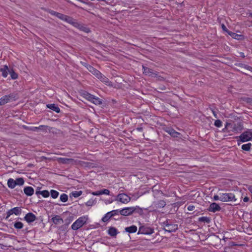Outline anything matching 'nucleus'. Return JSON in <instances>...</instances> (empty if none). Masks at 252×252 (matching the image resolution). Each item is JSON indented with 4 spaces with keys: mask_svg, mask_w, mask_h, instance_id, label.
<instances>
[{
    "mask_svg": "<svg viewBox=\"0 0 252 252\" xmlns=\"http://www.w3.org/2000/svg\"><path fill=\"white\" fill-rule=\"evenodd\" d=\"M226 128H229V131L238 133L243 129V125L241 123H235L234 122H227Z\"/></svg>",
    "mask_w": 252,
    "mask_h": 252,
    "instance_id": "nucleus-1",
    "label": "nucleus"
},
{
    "mask_svg": "<svg viewBox=\"0 0 252 252\" xmlns=\"http://www.w3.org/2000/svg\"><path fill=\"white\" fill-rule=\"evenodd\" d=\"M88 220V217L83 216L79 218L71 225V228L74 230H76L81 228L84 224H85Z\"/></svg>",
    "mask_w": 252,
    "mask_h": 252,
    "instance_id": "nucleus-2",
    "label": "nucleus"
},
{
    "mask_svg": "<svg viewBox=\"0 0 252 252\" xmlns=\"http://www.w3.org/2000/svg\"><path fill=\"white\" fill-rule=\"evenodd\" d=\"M239 138L242 142H245L252 139V129H249L242 133Z\"/></svg>",
    "mask_w": 252,
    "mask_h": 252,
    "instance_id": "nucleus-3",
    "label": "nucleus"
},
{
    "mask_svg": "<svg viewBox=\"0 0 252 252\" xmlns=\"http://www.w3.org/2000/svg\"><path fill=\"white\" fill-rule=\"evenodd\" d=\"M84 97L89 101L93 102V103L96 104V105H99L102 103L100 99L97 97H95V96L88 93H85L84 94Z\"/></svg>",
    "mask_w": 252,
    "mask_h": 252,
    "instance_id": "nucleus-4",
    "label": "nucleus"
},
{
    "mask_svg": "<svg viewBox=\"0 0 252 252\" xmlns=\"http://www.w3.org/2000/svg\"><path fill=\"white\" fill-rule=\"evenodd\" d=\"M154 232V229L153 228L147 226H141L139 228L138 234L146 235H151Z\"/></svg>",
    "mask_w": 252,
    "mask_h": 252,
    "instance_id": "nucleus-5",
    "label": "nucleus"
},
{
    "mask_svg": "<svg viewBox=\"0 0 252 252\" xmlns=\"http://www.w3.org/2000/svg\"><path fill=\"white\" fill-rule=\"evenodd\" d=\"M221 201L228 202L236 201L235 195L232 193H221Z\"/></svg>",
    "mask_w": 252,
    "mask_h": 252,
    "instance_id": "nucleus-6",
    "label": "nucleus"
},
{
    "mask_svg": "<svg viewBox=\"0 0 252 252\" xmlns=\"http://www.w3.org/2000/svg\"><path fill=\"white\" fill-rule=\"evenodd\" d=\"M57 160L59 163L63 164H74L77 163V161L73 158H59L57 159Z\"/></svg>",
    "mask_w": 252,
    "mask_h": 252,
    "instance_id": "nucleus-7",
    "label": "nucleus"
},
{
    "mask_svg": "<svg viewBox=\"0 0 252 252\" xmlns=\"http://www.w3.org/2000/svg\"><path fill=\"white\" fill-rule=\"evenodd\" d=\"M130 197L125 193L119 194L117 199L123 203H127L130 201Z\"/></svg>",
    "mask_w": 252,
    "mask_h": 252,
    "instance_id": "nucleus-8",
    "label": "nucleus"
},
{
    "mask_svg": "<svg viewBox=\"0 0 252 252\" xmlns=\"http://www.w3.org/2000/svg\"><path fill=\"white\" fill-rule=\"evenodd\" d=\"M73 26H74V27L78 29L80 31H83L86 33H89L90 32V30L88 28L85 27L83 24H82L80 23H78L76 21H75Z\"/></svg>",
    "mask_w": 252,
    "mask_h": 252,
    "instance_id": "nucleus-9",
    "label": "nucleus"
},
{
    "mask_svg": "<svg viewBox=\"0 0 252 252\" xmlns=\"http://www.w3.org/2000/svg\"><path fill=\"white\" fill-rule=\"evenodd\" d=\"M22 212V210L19 207H14L9 210L7 212L6 219L9 218L11 215L15 214L16 215H19Z\"/></svg>",
    "mask_w": 252,
    "mask_h": 252,
    "instance_id": "nucleus-10",
    "label": "nucleus"
},
{
    "mask_svg": "<svg viewBox=\"0 0 252 252\" xmlns=\"http://www.w3.org/2000/svg\"><path fill=\"white\" fill-rule=\"evenodd\" d=\"M134 211L135 209L133 207H127L120 210V213L123 216H127L131 215Z\"/></svg>",
    "mask_w": 252,
    "mask_h": 252,
    "instance_id": "nucleus-11",
    "label": "nucleus"
},
{
    "mask_svg": "<svg viewBox=\"0 0 252 252\" xmlns=\"http://www.w3.org/2000/svg\"><path fill=\"white\" fill-rule=\"evenodd\" d=\"M178 229V225L177 224H173L171 223L170 224L165 225L164 230L170 233L175 232Z\"/></svg>",
    "mask_w": 252,
    "mask_h": 252,
    "instance_id": "nucleus-12",
    "label": "nucleus"
},
{
    "mask_svg": "<svg viewBox=\"0 0 252 252\" xmlns=\"http://www.w3.org/2000/svg\"><path fill=\"white\" fill-rule=\"evenodd\" d=\"M36 219V216L32 213H28L24 217L25 220L28 223L33 222Z\"/></svg>",
    "mask_w": 252,
    "mask_h": 252,
    "instance_id": "nucleus-13",
    "label": "nucleus"
},
{
    "mask_svg": "<svg viewBox=\"0 0 252 252\" xmlns=\"http://www.w3.org/2000/svg\"><path fill=\"white\" fill-rule=\"evenodd\" d=\"M102 82L104 83L105 85L109 86H112V83L109 81V79L103 75L102 73L100 74V76L97 78Z\"/></svg>",
    "mask_w": 252,
    "mask_h": 252,
    "instance_id": "nucleus-14",
    "label": "nucleus"
},
{
    "mask_svg": "<svg viewBox=\"0 0 252 252\" xmlns=\"http://www.w3.org/2000/svg\"><path fill=\"white\" fill-rule=\"evenodd\" d=\"M88 70L91 72L93 74H94L96 77L98 78L99 76H100L101 73L98 70L94 68V67L90 65H88L87 66Z\"/></svg>",
    "mask_w": 252,
    "mask_h": 252,
    "instance_id": "nucleus-15",
    "label": "nucleus"
},
{
    "mask_svg": "<svg viewBox=\"0 0 252 252\" xmlns=\"http://www.w3.org/2000/svg\"><path fill=\"white\" fill-rule=\"evenodd\" d=\"M143 73L146 75H148L149 76H154L157 75L156 73H155L152 69L144 66H143Z\"/></svg>",
    "mask_w": 252,
    "mask_h": 252,
    "instance_id": "nucleus-16",
    "label": "nucleus"
},
{
    "mask_svg": "<svg viewBox=\"0 0 252 252\" xmlns=\"http://www.w3.org/2000/svg\"><path fill=\"white\" fill-rule=\"evenodd\" d=\"M220 207L216 203H212L210 205L209 210L211 212H216L220 211Z\"/></svg>",
    "mask_w": 252,
    "mask_h": 252,
    "instance_id": "nucleus-17",
    "label": "nucleus"
},
{
    "mask_svg": "<svg viewBox=\"0 0 252 252\" xmlns=\"http://www.w3.org/2000/svg\"><path fill=\"white\" fill-rule=\"evenodd\" d=\"M10 70V69H9L8 66L6 65H4L2 67L0 68V72H1L2 76L4 78H6Z\"/></svg>",
    "mask_w": 252,
    "mask_h": 252,
    "instance_id": "nucleus-18",
    "label": "nucleus"
},
{
    "mask_svg": "<svg viewBox=\"0 0 252 252\" xmlns=\"http://www.w3.org/2000/svg\"><path fill=\"white\" fill-rule=\"evenodd\" d=\"M52 220L55 224H61L63 222V219L58 215H56L52 218Z\"/></svg>",
    "mask_w": 252,
    "mask_h": 252,
    "instance_id": "nucleus-19",
    "label": "nucleus"
},
{
    "mask_svg": "<svg viewBox=\"0 0 252 252\" xmlns=\"http://www.w3.org/2000/svg\"><path fill=\"white\" fill-rule=\"evenodd\" d=\"M24 192L27 196H31L34 193V189L32 187H26L24 189Z\"/></svg>",
    "mask_w": 252,
    "mask_h": 252,
    "instance_id": "nucleus-20",
    "label": "nucleus"
},
{
    "mask_svg": "<svg viewBox=\"0 0 252 252\" xmlns=\"http://www.w3.org/2000/svg\"><path fill=\"white\" fill-rule=\"evenodd\" d=\"M47 107L55 111L57 113L60 112V108L55 104H49L47 105Z\"/></svg>",
    "mask_w": 252,
    "mask_h": 252,
    "instance_id": "nucleus-21",
    "label": "nucleus"
},
{
    "mask_svg": "<svg viewBox=\"0 0 252 252\" xmlns=\"http://www.w3.org/2000/svg\"><path fill=\"white\" fill-rule=\"evenodd\" d=\"M10 100V96L9 95H4L0 98V105H3L7 103Z\"/></svg>",
    "mask_w": 252,
    "mask_h": 252,
    "instance_id": "nucleus-22",
    "label": "nucleus"
},
{
    "mask_svg": "<svg viewBox=\"0 0 252 252\" xmlns=\"http://www.w3.org/2000/svg\"><path fill=\"white\" fill-rule=\"evenodd\" d=\"M154 205L158 208H163L166 205V203L164 201L160 200L158 202H154Z\"/></svg>",
    "mask_w": 252,
    "mask_h": 252,
    "instance_id": "nucleus-23",
    "label": "nucleus"
},
{
    "mask_svg": "<svg viewBox=\"0 0 252 252\" xmlns=\"http://www.w3.org/2000/svg\"><path fill=\"white\" fill-rule=\"evenodd\" d=\"M7 186L9 188L14 189L16 186L15 180L11 178L9 179L7 181Z\"/></svg>",
    "mask_w": 252,
    "mask_h": 252,
    "instance_id": "nucleus-24",
    "label": "nucleus"
},
{
    "mask_svg": "<svg viewBox=\"0 0 252 252\" xmlns=\"http://www.w3.org/2000/svg\"><path fill=\"white\" fill-rule=\"evenodd\" d=\"M63 21H65L67 23H68L73 26L76 20H74L73 18H72L71 17H69L67 15H65Z\"/></svg>",
    "mask_w": 252,
    "mask_h": 252,
    "instance_id": "nucleus-25",
    "label": "nucleus"
},
{
    "mask_svg": "<svg viewBox=\"0 0 252 252\" xmlns=\"http://www.w3.org/2000/svg\"><path fill=\"white\" fill-rule=\"evenodd\" d=\"M108 234L112 236L115 237L117 235L118 233V231L117 229L115 227H110L108 231Z\"/></svg>",
    "mask_w": 252,
    "mask_h": 252,
    "instance_id": "nucleus-26",
    "label": "nucleus"
},
{
    "mask_svg": "<svg viewBox=\"0 0 252 252\" xmlns=\"http://www.w3.org/2000/svg\"><path fill=\"white\" fill-rule=\"evenodd\" d=\"M137 227L135 225H132L125 228L126 231L129 233H134L137 231Z\"/></svg>",
    "mask_w": 252,
    "mask_h": 252,
    "instance_id": "nucleus-27",
    "label": "nucleus"
},
{
    "mask_svg": "<svg viewBox=\"0 0 252 252\" xmlns=\"http://www.w3.org/2000/svg\"><path fill=\"white\" fill-rule=\"evenodd\" d=\"M36 194H40L44 197H47L49 196V195H50L49 192L48 190H43V191H36Z\"/></svg>",
    "mask_w": 252,
    "mask_h": 252,
    "instance_id": "nucleus-28",
    "label": "nucleus"
},
{
    "mask_svg": "<svg viewBox=\"0 0 252 252\" xmlns=\"http://www.w3.org/2000/svg\"><path fill=\"white\" fill-rule=\"evenodd\" d=\"M112 217H113V214H111V213L108 212L105 214V215L102 218V220L103 222L107 221Z\"/></svg>",
    "mask_w": 252,
    "mask_h": 252,
    "instance_id": "nucleus-29",
    "label": "nucleus"
},
{
    "mask_svg": "<svg viewBox=\"0 0 252 252\" xmlns=\"http://www.w3.org/2000/svg\"><path fill=\"white\" fill-rule=\"evenodd\" d=\"M170 135L173 136V137H177L178 135L179 134V133L177 132H176L175 130L173 129H169L168 130L166 131Z\"/></svg>",
    "mask_w": 252,
    "mask_h": 252,
    "instance_id": "nucleus-30",
    "label": "nucleus"
},
{
    "mask_svg": "<svg viewBox=\"0 0 252 252\" xmlns=\"http://www.w3.org/2000/svg\"><path fill=\"white\" fill-rule=\"evenodd\" d=\"M228 33L233 38L236 39H240V37L241 36V35L238 34L236 33L232 32H228Z\"/></svg>",
    "mask_w": 252,
    "mask_h": 252,
    "instance_id": "nucleus-31",
    "label": "nucleus"
},
{
    "mask_svg": "<svg viewBox=\"0 0 252 252\" xmlns=\"http://www.w3.org/2000/svg\"><path fill=\"white\" fill-rule=\"evenodd\" d=\"M50 193H51V197L54 199L57 198L58 197L59 194V193L58 191H57V190H54V189H51L50 191Z\"/></svg>",
    "mask_w": 252,
    "mask_h": 252,
    "instance_id": "nucleus-32",
    "label": "nucleus"
},
{
    "mask_svg": "<svg viewBox=\"0 0 252 252\" xmlns=\"http://www.w3.org/2000/svg\"><path fill=\"white\" fill-rule=\"evenodd\" d=\"M251 143L244 144L242 146V149L244 151H249L251 149Z\"/></svg>",
    "mask_w": 252,
    "mask_h": 252,
    "instance_id": "nucleus-33",
    "label": "nucleus"
},
{
    "mask_svg": "<svg viewBox=\"0 0 252 252\" xmlns=\"http://www.w3.org/2000/svg\"><path fill=\"white\" fill-rule=\"evenodd\" d=\"M14 227L16 229H21L23 227V224L21 221H17L15 222Z\"/></svg>",
    "mask_w": 252,
    "mask_h": 252,
    "instance_id": "nucleus-34",
    "label": "nucleus"
},
{
    "mask_svg": "<svg viewBox=\"0 0 252 252\" xmlns=\"http://www.w3.org/2000/svg\"><path fill=\"white\" fill-rule=\"evenodd\" d=\"M9 74H10V76L12 79H16L18 77L17 74L15 73L12 69H10Z\"/></svg>",
    "mask_w": 252,
    "mask_h": 252,
    "instance_id": "nucleus-35",
    "label": "nucleus"
},
{
    "mask_svg": "<svg viewBox=\"0 0 252 252\" xmlns=\"http://www.w3.org/2000/svg\"><path fill=\"white\" fill-rule=\"evenodd\" d=\"M15 181L16 183V185L22 186L24 183V180L22 178H17Z\"/></svg>",
    "mask_w": 252,
    "mask_h": 252,
    "instance_id": "nucleus-36",
    "label": "nucleus"
},
{
    "mask_svg": "<svg viewBox=\"0 0 252 252\" xmlns=\"http://www.w3.org/2000/svg\"><path fill=\"white\" fill-rule=\"evenodd\" d=\"M68 200V196L65 194V193H63L60 196V200L63 202H65L67 201Z\"/></svg>",
    "mask_w": 252,
    "mask_h": 252,
    "instance_id": "nucleus-37",
    "label": "nucleus"
},
{
    "mask_svg": "<svg viewBox=\"0 0 252 252\" xmlns=\"http://www.w3.org/2000/svg\"><path fill=\"white\" fill-rule=\"evenodd\" d=\"M214 125L218 127H220L222 126V122L220 120H217L214 123Z\"/></svg>",
    "mask_w": 252,
    "mask_h": 252,
    "instance_id": "nucleus-38",
    "label": "nucleus"
},
{
    "mask_svg": "<svg viewBox=\"0 0 252 252\" xmlns=\"http://www.w3.org/2000/svg\"><path fill=\"white\" fill-rule=\"evenodd\" d=\"M72 195L74 197H79V196H80L81 195L82 191H75L74 192H73L72 193Z\"/></svg>",
    "mask_w": 252,
    "mask_h": 252,
    "instance_id": "nucleus-39",
    "label": "nucleus"
},
{
    "mask_svg": "<svg viewBox=\"0 0 252 252\" xmlns=\"http://www.w3.org/2000/svg\"><path fill=\"white\" fill-rule=\"evenodd\" d=\"M221 193H220L219 195H215L213 197V199L214 200H220L221 201Z\"/></svg>",
    "mask_w": 252,
    "mask_h": 252,
    "instance_id": "nucleus-40",
    "label": "nucleus"
},
{
    "mask_svg": "<svg viewBox=\"0 0 252 252\" xmlns=\"http://www.w3.org/2000/svg\"><path fill=\"white\" fill-rule=\"evenodd\" d=\"M65 15L61 14L60 13H58V14H56V16L63 21Z\"/></svg>",
    "mask_w": 252,
    "mask_h": 252,
    "instance_id": "nucleus-41",
    "label": "nucleus"
},
{
    "mask_svg": "<svg viewBox=\"0 0 252 252\" xmlns=\"http://www.w3.org/2000/svg\"><path fill=\"white\" fill-rule=\"evenodd\" d=\"M101 190V194H106L109 195L110 193V191L107 189H104Z\"/></svg>",
    "mask_w": 252,
    "mask_h": 252,
    "instance_id": "nucleus-42",
    "label": "nucleus"
},
{
    "mask_svg": "<svg viewBox=\"0 0 252 252\" xmlns=\"http://www.w3.org/2000/svg\"><path fill=\"white\" fill-rule=\"evenodd\" d=\"M47 126H44V125H41L38 126V129L42 130H46V128H47Z\"/></svg>",
    "mask_w": 252,
    "mask_h": 252,
    "instance_id": "nucleus-43",
    "label": "nucleus"
},
{
    "mask_svg": "<svg viewBox=\"0 0 252 252\" xmlns=\"http://www.w3.org/2000/svg\"><path fill=\"white\" fill-rule=\"evenodd\" d=\"M110 212L111 213V214H113V216H114L115 215H118L119 213H120V211H119L118 210H113Z\"/></svg>",
    "mask_w": 252,
    "mask_h": 252,
    "instance_id": "nucleus-44",
    "label": "nucleus"
},
{
    "mask_svg": "<svg viewBox=\"0 0 252 252\" xmlns=\"http://www.w3.org/2000/svg\"><path fill=\"white\" fill-rule=\"evenodd\" d=\"M199 220L203 221H205L207 222H209V219L207 217H202L199 219Z\"/></svg>",
    "mask_w": 252,
    "mask_h": 252,
    "instance_id": "nucleus-45",
    "label": "nucleus"
},
{
    "mask_svg": "<svg viewBox=\"0 0 252 252\" xmlns=\"http://www.w3.org/2000/svg\"><path fill=\"white\" fill-rule=\"evenodd\" d=\"M92 194L94 195H97V196L101 195V190H98L96 191L93 192Z\"/></svg>",
    "mask_w": 252,
    "mask_h": 252,
    "instance_id": "nucleus-46",
    "label": "nucleus"
},
{
    "mask_svg": "<svg viewBox=\"0 0 252 252\" xmlns=\"http://www.w3.org/2000/svg\"><path fill=\"white\" fill-rule=\"evenodd\" d=\"M245 101L248 103L252 104V98L247 97L245 99Z\"/></svg>",
    "mask_w": 252,
    "mask_h": 252,
    "instance_id": "nucleus-47",
    "label": "nucleus"
},
{
    "mask_svg": "<svg viewBox=\"0 0 252 252\" xmlns=\"http://www.w3.org/2000/svg\"><path fill=\"white\" fill-rule=\"evenodd\" d=\"M195 208V207L193 205H189L188 207V210L189 211H193Z\"/></svg>",
    "mask_w": 252,
    "mask_h": 252,
    "instance_id": "nucleus-48",
    "label": "nucleus"
},
{
    "mask_svg": "<svg viewBox=\"0 0 252 252\" xmlns=\"http://www.w3.org/2000/svg\"><path fill=\"white\" fill-rule=\"evenodd\" d=\"M221 28L224 31L227 32V33L228 32H229L224 24L221 25Z\"/></svg>",
    "mask_w": 252,
    "mask_h": 252,
    "instance_id": "nucleus-49",
    "label": "nucleus"
},
{
    "mask_svg": "<svg viewBox=\"0 0 252 252\" xmlns=\"http://www.w3.org/2000/svg\"><path fill=\"white\" fill-rule=\"evenodd\" d=\"M171 223V222L170 220H166L163 222L164 226L165 227V225H166L167 224H170Z\"/></svg>",
    "mask_w": 252,
    "mask_h": 252,
    "instance_id": "nucleus-50",
    "label": "nucleus"
},
{
    "mask_svg": "<svg viewBox=\"0 0 252 252\" xmlns=\"http://www.w3.org/2000/svg\"><path fill=\"white\" fill-rule=\"evenodd\" d=\"M50 13L51 15H55V16H56V14H58V12H57L56 11H54L53 10H51L50 11Z\"/></svg>",
    "mask_w": 252,
    "mask_h": 252,
    "instance_id": "nucleus-51",
    "label": "nucleus"
},
{
    "mask_svg": "<svg viewBox=\"0 0 252 252\" xmlns=\"http://www.w3.org/2000/svg\"><path fill=\"white\" fill-rule=\"evenodd\" d=\"M211 111L213 114V115L216 118H218V116H217V113L214 111L213 110L211 109Z\"/></svg>",
    "mask_w": 252,
    "mask_h": 252,
    "instance_id": "nucleus-52",
    "label": "nucleus"
},
{
    "mask_svg": "<svg viewBox=\"0 0 252 252\" xmlns=\"http://www.w3.org/2000/svg\"><path fill=\"white\" fill-rule=\"evenodd\" d=\"M31 130L34 131H37V130H38V127H32L31 128Z\"/></svg>",
    "mask_w": 252,
    "mask_h": 252,
    "instance_id": "nucleus-53",
    "label": "nucleus"
},
{
    "mask_svg": "<svg viewBox=\"0 0 252 252\" xmlns=\"http://www.w3.org/2000/svg\"><path fill=\"white\" fill-rule=\"evenodd\" d=\"M249 200V198L248 197H245L243 199V201L245 202H248Z\"/></svg>",
    "mask_w": 252,
    "mask_h": 252,
    "instance_id": "nucleus-54",
    "label": "nucleus"
},
{
    "mask_svg": "<svg viewBox=\"0 0 252 252\" xmlns=\"http://www.w3.org/2000/svg\"><path fill=\"white\" fill-rule=\"evenodd\" d=\"M224 132H229V128H226V125L225 126L224 128L222 130Z\"/></svg>",
    "mask_w": 252,
    "mask_h": 252,
    "instance_id": "nucleus-55",
    "label": "nucleus"
},
{
    "mask_svg": "<svg viewBox=\"0 0 252 252\" xmlns=\"http://www.w3.org/2000/svg\"><path fill=\"white\" fill-rule=\"evenodd\" d=\"M248 190H249V191L252 193V186H250L249 187H248Z\"/></svg>",
    "mask_w": 252,
    "mask_h": 252,
    "instance_id": "nucleus-56",
    "label": "nucleus"
},
{
    "mask_svg": "<svg viewBox=\"0 0 252 252\" xmlns=\"http://www.w3.org/2000/svg\"><path fill=\"white\" fill-rule=\"evenodd\" d=\"M240 56L242 58H244L245 57L244 53L243 52L240 53Z\"/></svg>",
    "mask_w": 252,
    "mask_h": 252,
    "instance_id": "nucleus-57",
    "label": "nucleus"
},
{
    "mask_svg": "<svg viewBox=\"0 0 252 252\" xmlns=\"http://www.w3.org/2000/svg\"><path fill=\"white\" fill-rule=\"evenodd\" d=\"M246 68H247L248 69H249L250 71H251V72H252V67H251V66H248Z\"/></svg>",
    "mask_w": 252,
    "mask_h": 252,
    "instance_id": "nucleus-58",
    "label": "nucleus"
},
{
    "mask_svg": "<svg viewBox=\"0 0 252 252\" xmlns=\"http://www.w3.org/2000/svg\"><path fill=\"white\" fill-rule=\"evenodd\" d=\"M86 205H87V206H91V201H88V202L86 203Z\"/></svg>",
    "mask_w": 252,
    "mask_h": 252,
    "instance_id": "nucleus-59",
    "label": "nucleus"
},
{
    "mask_svg": "<svg viewBox=\"0 0 252 252\" xmlns=\"http://www.w3.org/2000/svg\"><path fill=\"white\" fill-rule=\"evenodd\" d=\"M138 131H141L142 129V127H138L137 128Z\"/></svg>",
    "mask_w": 252,
    "mask_h": 252,
    "instance_id": "nucleus-60",
    "label": "nucleus"
}]
</instances>
